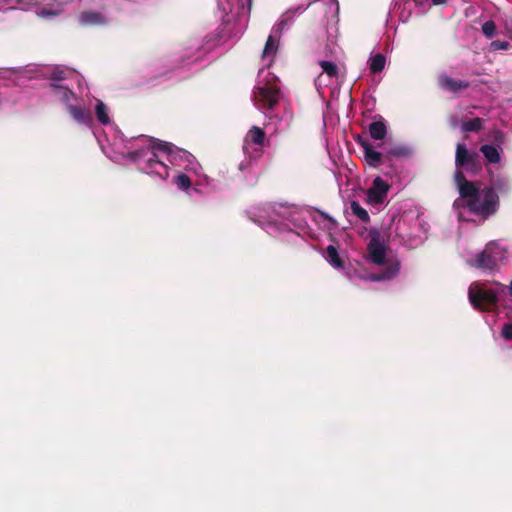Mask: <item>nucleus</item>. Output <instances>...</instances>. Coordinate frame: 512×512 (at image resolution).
I'll list each match as a JSON object with an SVG mask.
<instances>
[{"label": "nucleus", "instance_id": "15", "mask_svg": "<svg viewBox=\"0 0 512 512\" xmlns=\"http://www.w3.org/2000/svg\"><path fill=\"white\" fill-rule=\"evenodd\" d=\"M266 139V133L265 131L258 127V126H252L251 129L247 132L244 142L246 144L253 143L258 146H263Z\"/></svg>", "mask_w": 512, "mask_h": 512}, {"label": "nucleus", "instance_id": "17", "mask_svg": "<svg viewBox=\"0 0 512 512\" xmlns=\"http://www.w3.org/2000/svg\"><path fill=\"white\" fill-rule=\"evenodd\" d=\"M384 154H385L386 160L392 161L395 158H402V157L409 156L410 149L405 146H401V145L385 147Z\"/></svg>", "mask_w": 512, "mask_h": 512}, {"label": "nucleus", "instance_id": "38", "mask_svg": "<svg viewBox=\"0 0 512 512\" xmlns=\"http://www.w3.org/2000/svg\"><path fill=\"white\" fill-rule=\"evenodd\" d=\"M509 294H510V296H512V280H511V283L509 285Z\"/></svg>", "mask_w": 512, "mask_h": 512}, {"label": "nucleus", "instance_id": "10", "mask_svg": "<svg viewBox=\"0 0 512 512\" xmlns=\"http://www.w3.org/2000/svg\"><path fill=\"white\" fill-rule=\"evenodd\" d=\"M356 141L363 148L365 161L369 166L378 167L383 163L385 154L374 150L373 146L367 139L358 136Z\"/></svg>", "mask_w": 512, "mask_h": 512}, {"label": "nucleus", "instance_id": "20", "mask_svg": "<svg viewBox=\"0 0 512 512\" xmlns=\"http://www.w3.org/2000/svg\"><path fill=\"white\" fill-rule=\"evenodd\" d=\"M386 64V58L383 54L377 53L370 57L368 61L369 70L373 74H377L383 71Z\"/></svg>", "mask_w": 512, "mask_h": 512}, {"label": "nucleus", "instance_id": "39", "mask_svg": "<svg viewBox=\"0 0 512 512\" xmlns=\"http://www.w3.org/2000/svg\"><path fill=\"white\" fill-rule=\"evenodd\" d=\"M247 1H248V9L250 10L251 6H252V0H247Z\"/></svg>", "mask_w": 512, "mask_h": 512}, {"label": "nucleus", "instance_id": "23", "mask_svg": "<svg viewBox=\"0 0 512 512\" xmlns=\"http://www.w3.org/2000/svg\"><path fill=\"white\" fill-rule=\"evenodd\" d=\"M483 120L479 117H475L462 123V131L464 132H478L482 129Z\"/></svg>", "mask_w": 512, "mask_h": 512}, {"label": "nucleus", "instance_id": "26", "mask_svg": "<svg viewBox=\"0 0 512 512\" xmlns=\"http://www.w3.org/2000/svg\"><path fill=\"white\" fill-rule=\"evenodd\" d=\"M326 254L329 262L336 266V267H342L343 263L342 260L338 254L337 249L333 245H329L326 248Z\"/></svg>", "mask_w": 512, "mask_h": 512}, {"label": "nucleus", "instance_id": "30", "mask_svg": "<svg viewBox=\"0 0 512 512\" xmlns=\"http://www.w3.org/2000/svg\"><path fill=\"white\" fill-rule=\"evenodd\" d=\"M51 86L55 89L60 90V92L62 93V98L65 101H68L70 97L74 96V93L70 89L63 87L62 85L51 84Z\"/></svg>", "mask_w": 512, "mask_h": 512}, {"label": "nucleus", "instance_id": "28", "mask_svg": "<svg viewBox=\"0 0 512 512\" xmlns=\"http://www.w3.org/2000/svg\"><path fill=\"white\" fill-rule=\"evenodd\" d=\"M175 183L182 190H187L191 186V180L186 174L177 175L175 178Z\"/></svg>", "mask_w": 512, "mask_h": 512}, {"label": "nucleus", "instance_id": "40", "mask_svg": "<svg viewBox=\"0 0 512 512\" xmlns=\"http://www.w3.org/2000/svg\"><path fill=\"white\" fill-rule=\"evenodd\" d=\"M510 39L512 40V28H511V32H510Z\"/></svg>", "mask_w": 512, "mask_h": 512}, {"label": "nucleus", "instance_id": "21", "mask_svg": "<svg viewBox=\"0 0 512 512\" xmlns=\"http://www.w3.org/2000/svg\"><path fill=\"white\" fill-rule=\"evenodd\" d=\"M276 37H278V35L275 34L268 36L263 49V57L274 56L276 54L278 49Z\"/></svg>", "mask_w": 512, "mask_h": 512}, {"label": "nucleus", "instance_id": "32", "mask_svg": "<svg viewBox=\"0 0 512 512\" xmlns=\"http://www.w3.org/2000/svg\"><path fill=\"white\" fill-rule=\"evenodd\" d=\"M51 80L61 81L66 78V73L61 69H54L50 76Z\"/></svg>", "mask_w": 512, "mask_h": 512}, {"label": "nucleus", "instance_id": "19", "mask_svg": "<svg viewBox=\"0 0 512 512\" xmlns=\"http://www.w3.org/2000/svg\"><path fill=\"white\" fill-rule=\"evenodd\" d=\"M151 149L155 152L161 151L163 153H166L169 156V161L174 164V161L176 160V153L173 152V147L168 142L163 141H153L151 144Z\"/></svg>", "mask_w": 512, "mask_h": 512}, {"label": "nucleus", "instance_id": "16", "mask_svg": "<svg viewBox=\"0 0 512 512\" xmlns=\"http://www.w3.org/2000/svg\"><path fill=\"white\" fill-rule=\"evenodd\" d=\"M369 133L372 139L382 140L387 135V127L383 119L373 121L369 125Z\"/></svg>", "mask_w": 512, "mask_h": 512}, {"label": "nucleus", "instance_id": "2", "mask_svg": "<svg viewBox=\"0 0 512 512\" xmlns=\"http://www.w3.org/2000/svg\"><path fill=\"white\" fill-rule=\"evenodd\" d=\"M498 289H486L477 283H472L468 289V297L471 305L481 311H489L498 304V295L504 292L505 286L497 284Z\"/></svg>", "mask_w": 512, "mask_h": 512}, {"label": "nucleus", "instance_id": "35", "mask_svg": "<svg viewBox=\"0 0 512 512\" xmlns=\"http://www.w3.org/2000/svg\"><path fill=\"white\" fill-rule=\"evenodd\" d=\"M493 45L496 48H499V49H507L508 46H509V43L508 42L495 41V42H493Z\"/></svg>", "mask_w": 512, "mask_h": 512}, {"label": "nucleus", "instance_id": "24", "mask_svg": "<svg viewBox=\"0 0 512 512\" xmlns=\"http://www.w3.org/2000/svg\"><path fill=\"white\" fill-rule=\"evenodd\" d=\"M350 208L352 213L355 216H357L362 222H370V216L368 212L357 201H352L350 203Z\"/></svg>", "mask_w": 512, "mask_h": 512}, {"label": "nucleus", "instance_id": "22", "mask_svg": "<svg viewBox=\"0 0 512 512\" xmlns=\"http://www.w3.org/2000/svg\"><path fill=\"white\" fill-rule=\"evenodd\" d=\"M318 64L322 68L323 72L326 73L329 78H338L339 69L334 62L322 60L319 61Z\"/></svg>", "mask_w": 512, "mask_h": 512}, {"label": "nucleus", "instance_id": "9", "mask_svg": "<svg viewBox=\"0 0 512 512\" xmlns=\"http://www.w3.org/2000/svg\"><path fill=\"white\" fill-rule=\"evenodd\" d=\"M389 185L381 178L376 177L372 186L367 191L368 202L371 204H382L387 196Z\"/></svg>", "mask_w": 512, "mask_h": 512}, {"label": "nucleus", "instance_id": "34", "mask_svg": "<svg viewBox=\"0 0 512 512\" xmlns=\"http://www.w3.org/2000/svg\"><path fill=\"white\" fill-rule=\"evenodd\" d=\"M218 5L224 12H231L233 8L231 0H218Z\"/></svg>", "mask_w": 512, "mask_h": 512}, {"label": "nucleus", "instance_id": "31", "mask_svg": "<svg viewBox=\"0 0 512 512\" xmlns=\"http://www.w3.org/2000/svg\"><path fill=\"white\" fill-rule=\"evenodd\" d=\"M501 335L506 340H512V324L505 323L502 327Z\"/></svg>", "mask_w": 512, "mask_h": 512}, {"label": "nucleus", "instance_id": "14", "mask_svg": "<svg viewBox=\"0 0 512 512\" xmlns=\"http://www.w3.org/2000/svg\"><path fill=\"white\" fill-rule=\"evenodd\" d=\"M147 164L153 173L158 174L162 178L168 177L167 166L159 159L155 151L152 150L151 157L148 158Z\"/></svg>", "mask_w": 512, "mask_h": 512}, {"label": "nucleus", "instance_id": "1", "mask_svg": "<svg viewBox=\"0 0 512 512\" xmlns=\"http://www.w3.org/2000/svg\"><path fill=\"white\" fill-rule=\"evenodd\" d=\"M370 240L367 244V260L375 265L386 268L373 277L374 280L382 281L394 278L400 270V261L397 259L387 260V245L389 236L377 227H370Z\"/></svg>", "mask_w": 512, "mask_h": 512}, {"label": "nucleus", "instance_id": "33", "mask_svg": "<svg viewBox=\"0 0 512 512\" xmlns=\"http://www.w3.org/2000/svg\"><path fill=\"white\" fill-rule=\"evenodd\" d=\"M39 15L41 17H43V18H45V17H54V16L59 15V11H55V10L49 9L47 7H43L40 10Z\"/></svg>", "mask_w": 512, "mask_h": 512}, {"label": "nucleus", "instance_id": "18", "mask_svg": "<svg viewBox=\"0 0 512 512\" xmlns=\"http://www.w3.org/2000/svg\"><path fill=\"white\" fill-rule=\"evenodd\" d=\"M480 152L484 155L489 164H496L500 162L501 157L497 147L485 144L480 147Z\"/></svg>", "mask_w": 512, "mask_h": 512}, {"label": "nucleus", "instance_id": "4", "mask_svg": "<svg viewBox=\"0 0 512 512\" xmlns=\"http://www.w3.org/2000/svg\"><path fill=\"white\" fill-rule=\"evenodd\" d=\"M506 258V249L496 241L486 244L484 250L471 261V265L485 270H494Z\"/></svg>", "mask_w": 512, "mask_h": 512}, {"label": "nucleus", "instance_id": "11", "mask_svg": "<svg viewBox=\"0 0 512 512\" xmlns=\"http://www.w3.org/2000/svg\"><path fill=\"white\" fill-rule=\"evenodd\" d=\"M439 87L447 92L458 95L461 91L470 87V82L466 80L454 79L448 75H441L438 79Z\"/></svg>", "mask_w": 512, "mask_h": 512}, {"label": "nucleus", "instance_id": "5", "mask_svg": "<svg viewBox=\"0 0 512 512\" xmlns=\"http://www.w3.org/2000/svg\"><path fill=\"white\" fill-rule=\"evenodd\" d=\"M455 165L474 175L482 170L479 154L476 151H469L464 143H458L456 146Z\"/></svg>", "mask_w": 512, "mask_h": 512}, {"label": "nucleus", "instance_id": "27", "mask_svg": "<svg viewBox=\"0 0 512 512\" xmlns=\"http://www.w3.org/2000/svg\"><path fill=\"white\" fill-rule=\"evenodd\" d=\"M292 21V16L286 14L273 28V33L280 37L282 31L288 26Z\"/></svg>", "mask_w": 512, "mask_h": 512}, {"label": "nucleus", "instance_id": "7", "mask_svg": "<svg viewBox=\"0 0 512 512\" xmlns=\"http://www.w3.org/2000/svg\"><path fill=\"white\" fill-rule=\"evenodd\" d=\"M454 178L458 186L459 194L465 201V207H467L468 202L480 196L481 190L475 182L468 181L461 170L455 172Z\"/></svg>", "mask_w": 512, "mask_h": 512}, {"label": "nucleus", "instance_id": "3", "mask_svg": "<svg viewBox=\"0 0 512 512\" xmlns=\"http://www.w3.org/2000/svg\"><path fill=\"white\" fill-rule=\"evenodd\" d=\"M500 206L499 195L493 193L488 187L480 191V196L467 203V208L471 213L487 219L497 213Z\"/></svg>", "mask_w": 512, "mask_h": 512}, {"label": "nucleus", "instance_id": "8", "mask_svg": "<svg viewBox=\"0 0 512 512\" xmlns=\"http://www.w3.org/2000/svg\"><path fill=\"white\" fill-rule=\"evenodd\" d=\"M487 187L499 197H506L512 193V180L505 174H491Z\"/></svg>", "mask_w": 512, "mask_h": 512}, {"label": "nucleus", "instance_id": "6", "mask_svg": "<svg viewBox=\"0 0 512 512\" xmlns=\"http://www.w3.org/2000/svg\"><path fill=\"white\" fill-rule=\"evenodd\" d=\"M279 88L266 83L254 90V100L260 108L273 109L279 101Z\"/></svg>", "mask_w": 512, "mask_h": 512}, {"label": "nucleus", "instance_id": "29", "mask_svg": "<svg viewBox=\"0 0 512 512\" xmlns=\"http://www.w3.org/2000/svg\"><path fill=\"white\" fill-rule=\"evenodd\" d=\"M482 32L488 38H492L496 33V25L492 20L486 21L482 25Z\"/></svg>", "mask_w": 512, "mask_h": 512}, {"label": "nucleus", "instance_id": "25", "mask_svg": "<svg viewBox=\"0 0 512 512\" xmlns=\"http://www.w3.org/2000/svg\"><path fill=\"white\" fill-rule=\"evenodd\" d=\"M95 113L98 121L103 124L107 125L110 122V118L107 112V107L102 101H98L95 107Z\"/></svg>", "mask_w": 512, "mask_h": 512}, {"label": "nucleus", "instance_id": "12", "mask_svg": "<svg viewBox=\"0 0 512 512\" xmlns=\"http://www.w3.org/2000/svg\"><path fill=\"white\" fill-rule=\"evenodd\" d=\"M79 23L81 26H102L107 23L103 14L98 11L87 10L79 15Z\"/></svg>", "mask_w": 512, "mask_h": 512}, {"label": "nucleus", "instance_id": "13", "mask_svg": "<svg viewBox=\"0 0 512 512\" xmlns=\"http://www.w3.org/2000/svg\"><path fill=\"white\" fill-rule=\"evenodd\" d=\"M67 110L75 121L81 124H90L92 122V114L89 109L82 106L68 105Z\"/></svg>", "mask_w": 512, "mask_h": 512}, {"label": "nucleus", "instance_id": "36", "mask_svg": "<svg viewBox=\"0 0 512 512\" xmlns=\"http://www.w3.org/2000/svg\"><path fill=\"white\" fill-rule=\"evenodd\" d=\"M320 214L324 219L328 220L332 225H336V221L330 215H328L327 213L322 212V211L320 212Z\"/></svg>", "mask_w": 512, "mask_h": 512}, {"label": "nucleus", "instance_id": "37", "mask_svg": "<svg viewBox=\"0 0 512 512\" xmlns=\"http://www.w3.org/2000/svg\"><path fill=\"white\" fill-rule=\"evenodd\" d=\"M432 3L434 5H441V4L446 3V0H432Z\"/></svg>", "mask_w": 512, "mask_h": 512}]
</instances>
